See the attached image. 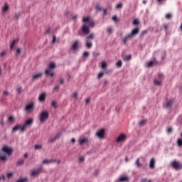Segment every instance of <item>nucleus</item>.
<instances>
[{"label": "nucleus", "instance_id": "obj_1", "mask_svg": "<svg viewBox=\"0 0 182 182\" xmlns=\"http://www.w3.org/2000/svg\"><path fill=\"white\" fill-rule=\"evenodd\" d=\"M139 32H140V28H134L130 33H129L122 39V42L124 45H126L127 42H129V39L134 38V36H137Z\"/></svg>", "mask_w": 182, "mask_h": 182}, {"label": "nucleus", "instance_id": "obj_2", "mask_svg": "<svg viewBox=\"0 0 182 182\" xmlns=\"http://www.w3.org/2000/svg\"><path fill=\"white\" fill-rule=\"evenodd\" d=\"M163 80H164V75L161 73H159L157 77L154 79V85H155V86H161V83H163Z\"/></svg>", "mask_w": 182, "mask_h": 182}, {"label": "nucleus", "instance_id": "obj_3", "mask_svg": "<svg viewBox=\"0 0 182 182\" xmlns=\"http://www.w3.org/2000/svg\"><path fill=\"white\" fill-rule=\"evenodd\" d=\"M33 124V119L29 118L25 122L24 124L21 127V132H25V130H26L28 127H31Z\"/></svg>", "mask_w": 182, "mask_h": 182}, {"label": "nucleus", "instance_id": "obj_4", "mask_svg": "<svg viewBox=\"0 0 182 182\" xmlns=\"http://www.w3.org/2000/svg\"><path fill=\"white\" fill-rule=\"evenodd\" d=\"M49 119V111H43L40 114L41 123H45Z\"/></svg>", "mask_w": 182, "mask_h": 182}, {"label": "nucleus", "instance_id": "obj_5", "mask_svg": "<svg viewBox=\"0 0 182 182\" xmlns=\"http://www.w3.org/2000/svg\"><path fill=\"white\" fill-rule=\"evenodd\" d=\"M171 166L174 170L178 171V170H182V164L176 160H174L171 162Z\"/></svg>", "mask_w": 182, "mask_h": 182}, {"label": "nucleus", "instance_id": "obj_6", "mask_svg": "<svg viewBox=\"0 0 182 182\" xmlns=\"http://www.w3.org/2000/svg\"><path fill=\"white\" fill-rule=\"evenodd\" d=\"M24 110L27 112V113H31L35 110V102H30L29 104L26 105Z\"/></svg>", "mask_w": 182, "mask_h": 182}, {"label": "nucleus", "instance_id": "obj_7", "mask_svg": "<svg viewBox=\"0 0 182 182\" xmlns=\"http://www.w3.org/2000/svg\"><path fill=\"white\" fill-rule=\"evenodd\" d=\"M42 166L40 167L38 169H36V170H32L31 171V177H38V176H39L40 173H42Z\"/></svg>", "mask_w": 182, "mask_h": 182}, {"label": "nucleus", "instance_id": "obj_8", "mask_svg": "<svg viewBox=\"0 0 182 182\" xmlns=\"http://www.w3.org/2000/svg\"><path fill=\"white\" fill-rule=\"evenodd\" d=\"M105 129H101L98 132H96L95 136L98 137V139H105Z\"/></svg>", "mask_w": 182, "mask_h": 182}, {"label": "nucleus", "instance_id": "obj_9", "mask_svg": "<svg viewBox=\"0 0 182 182\" xmlns=\"http://www.w3.org/2000/svg\"><path fill=\"white\" fill-rule=\"evenodd\" d=\"M127 139V136L126 134H121L119 135V136L117 139V143H122V141H126Z\"/></svg>", "mask_w": 182, "mask_h": 182}, {"label": "nucleus", "instance_id": "obj_10", "mask_svg": "<svg viewBox=\"0 0 182 182\" xmlns=\"http://www.w3.org/2000/svg\"><path fill=\"white\" fill-rule=\"evenodd\" d=\"M82 31L83 33H85V35H88V33H90V27L89 26H87L86 24H84L82 27Z\"/></svg>", "mask_w": 182, "mask_h": 182}, {"label": "nucleus", "instance_id": "obj_11", "mask_svg": "<svg viewBox=\"0 0 182 182\" xmlns=\"http://www.w3.org/2000/svg\"><path fill=\"white\" fill-rule=\"evenodd\" d=\"M45 75H46V76H50L51 77H53V76H55L53 70H51L50 68H48L46 70Z\"/></svg>", "mask_w": 182, "mask_h": 182}, {"label": "nucleus", "instance_id": "obj_12", "mask_svg": "<svg viewBox=\"0 0 182 182\" xmlns=\"http://www.w3.org/2000/svg\"><path fill=\"white\" fill-rule=\"evenodd\" d=\"M3 151L9 154V156H11V154H12V149L8 146L3 147Z\"/></svg>", "mask_w": 182, "mask_h": 182}, {"label": "nucleus", "instance_id": "obj_13", "mask_svg": "<svg viewBox=\"0 0 182 182\" xmlns=\"http://www.w3.org/2000/svg\"><path fill=\"white\" fill-rule=\"evenodd\" d=\"M56 163V159H45L43 161V164H52Z\"/></svg>", "mask_w": 182, "mask_h": 182}, {"label": "nucleus", "instance_id": "obj_14", "mask_svg": "<svg viewBox=\"0 0 182 182\" xmlns=\"http://www.w3.org/2000/svg\"><path fill=\"white\" fill-rule=\"evenodd\" d=\"M46 100V94L45 92H42L38 97L39 102H45Z\"/></svg>", "mask_w": 182, "mask_h": 182}, {"label": "nucleus", "instance_id": "obj_15", "mask_svg": "<svg viewBox=\"0 0 182 182\" xmlns=\"http://www.w3.org/2000/svg\"><path fill=\"white\" fill-rule=\"evenodd\" d=\"M42 76H43V73H40L38 74H36V75H33L32 80H38V79H41V77H42Z\"/></svg>", "mask_w": 182, "mask_h": 182}, {"label": "nucleus", "instance_id": "obj_16", "mask_svg": "<svg viewBox=\"0 0 182 182\" xmlns=\"http://www.w3.org/2000/svg\"><path fill=\"white\" fill-rule=\"evenodd\" d=\"M149 167L150 168H152V169L156 167V161L154 160V158H152L150 161Z\"/></svg>", "mask_w": 182, "mask_h": 182}, {"label": "nucleus", "instance_id": "obj_17", "mask_svg": "<svg viewBox=\"0 0 182 182\" xmlns=\"http://www.w3.org/2000/svg\"><path fill=\"white\" fill-rule=\"evenodd\" d=\"M78 48V41H76L74 42V43L71 46V49L73 50H76Z\"/></svg>", "mask_w": 182, "mask_h": 182}, {"label": "nucleus", "instance_id": "obj_18", "mask_svg": "<svg viewBox=\"0 0 182 182\" xmlns=\"http://www.w3.org/2000/svg\"><path fill=\"white\" fill-rule=\"evenodd\" d=\"M173 103H174V101L170 100L169 101L166 102V107L171 109V106H173Z\"/></svg>", "mask_w": 182, "mask_h": 182}, {"label": "nucleus", "instance_id": "obj_19", "mask_svg": "<svg viewBox=\"0 0 182 182\" xmlns=\"http://www.w3.org/2000/svg\"><path fill=\"white\" fill-rule=\"evenodd\" d=\"M85 143H89V139L87 138H83L82 139L80 140V146H83Z\"/></svg>", "mask_w": 182, "mask_h": 182}, {"label": "nucleus", "instance_id": "obj_20", "mask_svg": "<svg viewBox=\"0 0 182 182\" xmlns=\"http://www.w3.org/2000/svg\"><path fill=\"white\" fill-rule=\"evenodd\" d=\"M0 160L1 161H6V155L4 153H0Z\"/></svg>", "mask_w": 182, "mask_h": 182}, {"label": "nucleus", "instance_id": "obj_21", "mask_svg": "<svg viewBox=\"0 0 182 182\" xmlns=\"http://www.w3.org/2000/svg\"><path fill=\"white\" fill-rule=\"evenodd\" d=\"M119 181H120V182L129 181V177L122 176L119 178Z\"/></svg>", "mask_w": 182, "mask_h": 182}, {"label": "nucleus", "instance_id": "obj_22", "mask_svg": "<svg viewBox=\"0 0 182 182\" xmlns=\"http://www.w3.org/2000/svg\"><path fill=\"white\" fill-rule=\"evenodd\" d=\"M8 11H9V5L8 4H5L4 6L2 9V11L3 12H7Z\"/></svg>", "mask_w": 182, "mask_h": 182}, {"label": "nucleus", "instance_id": "obj_23", "mask_svg": "<svg viewBox=\"0 0 182 182\" xmlns=\"http://www.w3.org/2000/svg\"><path fill=\"white\" fill-rule=\"evenodd\" d=\"M19 129H22V126L21 124H16L15 127H14L12 131L17 132V130H19Z\"/></svg>", "mask_w": 182, "mask_h": 182}, {"label": "nucleus", "instance_id": "obj_24", "mask_svg": "<svg viewBox=\"0 0 182 182\" xmlns=\"http://www.w3.org/2000/svg\"><path fill=\"white\" fill-rule=\"evenodd\" d=\"M132 60V55H125V57L123 58V60L124 62H129V60Z\"/></svg>", "mask_w": 182, "mask_h": 182}, {"label": "nucleus", "instance_id": "obj_25", "mask_svg": "<svg viewBox=\"0 0 182 182\" xmlns=\"http://www.w3.org/2000/svg\"><path fill=\"white\" fill-rule=\"evenodd\" d=\"M56 68V65L53 63H50L48 66V69H51V70H53Z\"/></svg>", "mask_w": 182, "mask_h": 182}, {"label": "nucleus", "instance_id": "obj_26", "mask_svg": "<svg viewBox=\"0 0 182 182\" xmlns=\"http://www.w3.org/2000/svg\"><path fill=\"white\" fill-rule=\"evenodd\" d=\"M25 164V161L22 159H18L16 162V166H23Z\"/></svg>", "mask_w": 182, "mask_h": 182}, {"label": "nucleus", "instance_id": "obj_27", "mask_svg": "<svg viewBox=\"0 0 182 182\" xmlns=\"http://www.w3.org/2000/svg\"><path fill=\"white\" fill-rule=\"evenodd\" d=\"M90 39H95V34L94 33H90L87 38L86 41H90Z\"/></svg>", "mask_w": 182, "mask_h": 182}, {"label": "nucleus", "instance_id": "obj_28", "mask_svg": "<svg viewBox=\"0 0 182 182\" xmlns=\"http://www.w3.org/2000/svg\"><path fill=\"white\" fill-rule=\"evenodd\" d=\"M116 66L117 68H122V66H123V62H122V60H118V62L116 63Z\"/></svg>", "mask_w": 182, "mask_h": 182}, {"label": "nucleus", "instance_id": "obj_29", "mask_svg": "<svg viewBox=\"0 0 182 182\" xmlns=\"http://www.w3.org/2000/svg\"><path fill=\"white\" fill-rule=\"evenodd\" d=\"M86 46H87V48H88V49H90V48H92V44L91 42L86 40Z\"/></svg>", "mask_w": 182, "mask_h": 182}, {"label": "nucleus", "instance_id": "obj_30", "mask_svg": "<svg viewBox=\"0 0 182 182\" xmlns=\"http://www.w3.org/2000/svg\"><path fill=\"white\" fill-rule=\"evenodd\" d=\"M18 41V40H13L12 43L10 45V49H13L14 46H15V43Z\"/></svg>", "mask_w": 182, "mask_h": 182}, {"label": "nucleus", "instance_id": "obj_31", "mask_svg": "<svg viewBox=\"0 0 182 182\" xmlns=\"http://www.w3.org/2000/svg\"><path fill=\"white\" fill-rule=\"evenodd\" d=\"M18 41V40H13L12 43L10 45V49H13L14 46H15V43Z\"/></svg>", "mask_w": 182, "mask_h": 182}, {"label": "nucleus", "instance_id": "obj_32", "mask_svg": "<svg viewBox=\"0 0 182 182\" xmlns=\"http://www.w3.org/2000/svg\"><path fill=\"white\" fill-rule=\"evenodd\" d=\"M51 106H53L54 109H56L58 107V102H56V101H52Z\"/></svg>", "mask_w": 182, "mask_h": 182}, {"label": "nucleus", "instance_id": "obj_33", "mask_svg": "<svg viewBox=\"0 0 182 182\" xmlns=\"http://www.w3.org/2000/svg\"><path fill=\"white\" fill-rule=\"evenodd\" d=\"M135 164H136L137 167H141V164L140 163V159L139 158L136 159Z\"/></svg>", "mask_w": 182, "mask_h": 182}, {"label": "nucleus", "instance_id": "obj_34", "mask_svg": "<svg viewBox=\"0 0 182 182\" xmlns=\"http://www.w3.org/2000/svg\"><path fill=\"white\" fill-rule=\"evenodd\" d=\"M107 66V64H106V62L102 61V63H101L102 69H106Z\"/></svg>", "mask_w": 182, "mask_h": 182}, {"label": "nucleus", "instance_id": "obj_35", "mask_svg": "<svg viewBox=\"0 0 182 182\" xmlns=\"http://www.w3.org/2000/svg\"><path fill=\"white\" fill-rule=\"evenodd\" d=\"M146 34H147V30L142 31L140 33L141 38H143Z\"/></svg>", "mask_w": 182, "mask_h": 182}, {"label": "nucleus", "instance_id": "obj_36", "mask_svg": "<svg viewBox=\"0 0 182 182\" xmlns=\"http://www.w3.org/2000/svg\"><path fill=\"white\" fill-rule=\"evenodd\" d=\"M146 123H147V120L144 119V120H142V121L140 122L139 125H140L141 127H143V126H144V124H146Z\"/></svg>", "mask_w": 182, "mask_h": 182}, {"label": "nucleus", "instance_id": "obj_37", "mask_svg": "<svg viewBox=\"0 0 182 182\" xmlns=\"http://www.w3.org/2000/svg\"><path fill=\"white\" fill-rule=\"evenodd\" d=\"M177 144L179 147H181L182 146V139H178L177 140Z\"/></svg>", "mask_w": 182, "mask_h": 182}, {"label": "nucleus", "instance_id": "obj_38", "mask_svg": "<svg viewBox=\"0 0 182 182\" xmlns=\"http://www.w3.org/2000/svg\"><path fill=\"white\" fill-rule=\"evenodd\" d=\"M6 53H7L6 50L1 51L0 53V58H4V56H5V55H6Z\"/></svg>", "mask_w": 182, "mask_h": 182}, {"label": "nucleus", "instance_id": "obj_39", "mask_svg": "<svg viewBox=\"0 0 182 182\" xmlns=\"http://www.w3.org/2000/svg\"><path fill=\"white\" fill-rule=\"evenodd\" d=\"M117 9H122V8H123V4L119 3L116 6Z\"/></svg>", "mask_w": 182, "mask_h": 182}, {"label": "nucleus", "instance_id": "obj_40", "mask_svg": "<svg viewBox=\"0 0 182 182\" xmlns=\"http://www.w3.org/2000/svg\"><path fill=\"white\" fill-rule=\"evenodd\" d=\"M36 150H42V145H35Z\"/></svg>", "mask_w": 182, "mask_h": 182}, {"label": "nucleus", "instance_id": "obj_41", "mask_svg": "<svg viewBox=\"0 0 182 182\" xmlns=\"http://www.w3.org/2000/svg\"><path fill=\"white\" fill-rule=\"evenodd\" d=\"M56 139H55V137L54 136V137H53V138H50L49 140H48V142L49 143H53V141H56Z\"/></svg>", "mask_w": 182, "mask_h": 182}, {"label": "nucleus", "instance_id": "obj_42", "mask_svg": "<svg viewBox=\"0 0 182 182\" xmlns=\"http://www.w3.org/2000/svg\"><path fill=\"white\" fill-rule=\"evenodd\" d=\"M173 16L171 15V14H170V13H168V14H167L166 15V19H171V17H172Z\"/></svg>", "mask_w": 182, "mask_h": 182}, {"label": "nucleus", "instance_id": "obj_43", "mask_svg": "<svg viewBox=\"0 0 182 182\" xmlns=\"http://www.w3.org/2000/svg\"><path fill=\"white\" fill-rule=\"evenodd\" d=\"M90 21V17L84 18L82 22H89Z\"/></svg>", "mask_w": 182, "mask_h": 182}, {"label": "nucleus", "instance_id": "obj_44", "mask_svg": "<svg viewBox=\"0 0 182 182\" xmlns=\"http://www.w3.org/2000/svg\"><path fill=\"white\" fill-rule=\"evenodd\" d=\"M107 32H108V33H112V32H113V28L108 27L107 28Z\"/></svg>", "mask_w": 182, "mask_h": 182}, {"label": "nucleus", "instance_id": "obj_45", "mask_svg": "<svg viewBox=\"0 0 182 182\" xmlns=\"http://www.w3.org/2000/svg\"><path fill=\"white\" fill-rule=\"evenodd\" d=\"M90 28H95V21H90L89 23Z\"/></svg>", "mask_w": 182, "mask_h": 182}, {"label": "nucleus", "instance_id": "obj_46", "mask_svg": "<svg viewBox=\"0 0 182 182\" xmlns=\"http://www.w3.org/2000/svg\"><path fill=\"white\" fill-rule=\"evenodd\" d=\"M153 65H154V62L151 61L147 64L148 68H151V66H153Z\"/></svg>", "mask_w": 182, "mask_h": 182}, {"label": "nucleus", "instance_id": "obj_47", "mask_svg": "<svg viewBox=\"0 0 182 182\" xmlns=\"http://www.w3.org/2000/svg\"><path fill=\"white\" fill-rule=\"evenodd\" d=\"M133 25H139V20H137V19H134V21H133Z\"/></svg>", "mask_w": 182, "mask_h": 182}, {"label": "nucleus", "instance_id": "obj_48", "mask_svg": "<svg viewBox=\"0 0 182 182\" xmlns=\"http://www.w3.org/2000/svg\"><path fill=\"white\" fill-rule=\"evenodd\" d=\"M105 75V73H100L98 74V79H101Z\"/></svg>", "mask_w": 182, "mask_h": 182}, {"label": "nucleus", "instance_id": "obj_49", "mask_svg": "<svg viewBox=\"0 0 182 182\" xmlns=\"http://www.w3.org/2000/svg\"><path fill=\"white\" fill-rule=\"evenodd\" d=\"M13 176H14V173H7L8 178H12Z\"/></svg>", "mask_w": 182, "mask_h": 182}, {"label": "nucleus", "instance_id": "obj_50", "mask_svg": "<svg viewBox=\"0 0 182 182\" xmlns=\"http://www.w3.org/2000/svg\"><path fill=\"white\" fill-rule=\"evenodd\" d=\"M83 56H84L85 58H88V56H89V52H87V51L84 52Z\"/></svg>", "mask_w": 182, "mask_h": 182}, {"label": "nucleus", "instance_id": "obj_51", "mask_svg": "<svg viewBox=\"0 0 182 182\" xmlns=\"http://www.w3.org/2000/svg\"><path fill=\"white\" fill-rule=\"evenodd\" d=\"M0 181H5V176L4 175L0 176Z\"/></svg>", "mask_w": 182, "mask_h": 182}, {"label": "nucleus", "instance_id": "obj_52", "mask_svg": "<svg viewBox=\"0 0 182 182\" xmlns=\"http://www.w3.org/2000/svg\"><path fill=\"white\" fill-rule=\"evenodd\" d=\"M14 116H10L9 117V122H14Z\"/></svg>", "mask_w": 182, "mask_h": 182}, {"label": "nucleus", "instance_id": "obj_53", "mask_svg": "<svg viewBox=\"0 0 182 182\" xmlns=\"http://www.w3.org/2000/svg\"><path fill=\"white\" fill-rule=\"evenodd\" d=\"M96 9H97V11H102V6H100V5H97Z\"/></svg>", "mask_w": 182, "mask_h": 182}, {"label": "nucleus", "instance_id": "obj_54", "mask_svg": "<svg viewBox=\"0 0 182 182\" xmlns=\"http://www.w3.org/2000/svg\"><path fill=\"white\" fill-rule=\"evenodd\" d=\"M73 97L76 98V100H77V92H74L73 94Z\"/></svg>", "mask_w": 182, "mask_h": 182}, {"label": "nucleus", "instance_id": "obj_55", "mask_svg": "<svg viewBox=\"0 0 182 182\" xmlns=\"http://www.w3.org/2000/svg\"><path fill=\"white\" fill-rule=\"evenodd\" d=\"M60 136H61L60 133H58L54 137H55V139L58 140V139L60 138Z\"/></svg>", "mask_w": 182, "mask_h": 182}, {"label": "nucleus", "instance_id": "obj_56", "mask_svg": "<svg viewBox=\"0 0 182 182\" xmlns=\"http://www.w3.org/2000/svg\"><path fill=\"white\" fill-rule=\"evenodd\" d=\"M164 29L165 31H168V25H167V24L164 25Z\"/></svg>", "mask_w": 182, "mask_h": 182}, {"label": "nucleus", "instance_id": "obj_57", "mask_svg": "<svg viewBox=\"0 0 182 182\" xmlns=\"http://www.w3.org/2000/svg\"><path fill=\"white\" fill-rule=\"evenodd\" d=\"M21 90H22V87H18V88L16 89V92H17L18 93H21Z\"/></svg>", "mask_w": 182, "mask_h": 182}, {"label": "nucleus", "instance_id": "obj_58", "mask_svg": "<svg viewBox=\"0 0 182 182\" xmlns=\"http://www.w3.org/2000/svg\"><path fill=\"white\" fill-rule=\"evenodd\" d=\"M167 132H168V133H172V132H173V128L168 127V128L167 129Z\"/></svg>", "mask_w": 182, "mask_h": 182}, {"label": "nucleus", "instance_id": "obj_59", "mask_svg": "<svg viewBox=\"0 0 182 182\" xmlns=\"http://www.w3.org/2000/svg\"><path fill=\"white\" fill-rule=\"evenodd\" d=\"M55 90H59V85H56L54 87L53 91L55 92Z\"/></svg>", "mask_w": 182, "mask_h": 182}, {"label": "nucleus", "instance_id": "obj_60", "mask_svg": "<svg viewBox=\"0 0 182 182\" xmlns=\"http://www.w3.org/2000/svg\"><path fill=\"white\" fill-rule=\"evenodd\" d=\"M103 15H105V16L107 15V9H105L103 10Z\"/></svg>", "mask_w": 182, "mask_h": 182}, {"label": "nucleus", "instance_id": "obj_61", "mask_svg": "<svg viewBox=\"0 0 182 182\" xmlns=\"http://www.w3.org/2000/svg\"><path fill=\"white\" fill-rule=\"evenodd\" d=\"M19 16H21V14H15L16 19H19Z\"/></svg>", "mask_w": 182, "mask_h": 182}, {"label": "nucleus", "instance_id": "obj_62", "mask_svg": "<svg viewBox=\"0 0 182 182\" xmlns=\"http://www.w3.org/2000/svg\"><path fill=\"white\" fill-rule=\"evenodd\" d=\"M21 54V48H18L16 50V55H20Z\"/></svg>", "mask_w": 182, "mask_h": 182}, {"label": "nucleus", "instance_id": "obj_63", "mask_svg": "<svg viewBox=\"0 0 182 182\" xmlns=\"http://www.w3.org/2000/svg\"><path fill=\"white\" fill-rule=\"evenodd\" d=\"M112 21H114V22H117V16H114L112 17Z\"/></svg>", "mask_w": 182, "mask_h": 182}, {"label": "nucleus", "instance_id": "obj_64", "mask_svg": "<svg viewBox=\"0 0 182 182\" xmlns=\"http://www.w3.org/2000/svg\"><path fill=\"white\" fill-rule=\"evenodd\" d=\"M53 43H55L56 42V36H53V41H52Z\"/></svg>", "mask_w": 182, "mask_h": 182}]
</instances>
